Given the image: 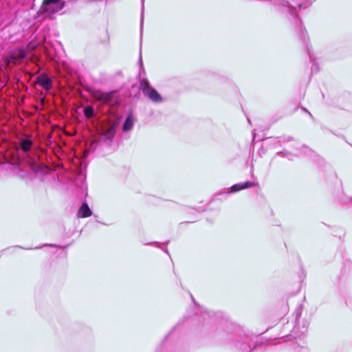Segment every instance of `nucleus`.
Wrapping results in <instances>:
<instances>
[{
  "mask_svg": "<svg viewBox=\"0 0 352 352\" xmlns=\"http://www.w3.org/2000/svg\"><path fill=\"white\" fill-rule=\"evenodd\" d=\"M305 150L303 151L304 152H309L310 151V149L308 148L307 147H305Z\"/></svg>",
  "mask_w": 352,
  "mask_h": 352,
  "instance_id": "2eb2a0df",
  "label": "nucleus"
},
{
  "mask_svg": "<svg viewBox=\"0 0 352 352\" xmlns=\"http://www.w3.org/2000/svg\"><path fill=\"white\" fill-rule=\"evenodd\" d=\"M115 132V125H106L102 127L101 133L106 139L111 140L114 136Z\"/></svg>",
  "mask_w": 352,
  "mask_h": 352,
  "instance_id": "6e6552de",
  "label": "nucleus"
},
{
  "mask_svg": "<svg viewBox=\"0 0 352 352\" xmlns=\"http://www.w3.org/2000/svg\"><path fill=\"white\" fill-rule=\"evenodd\" d=\"M134 123V118L132 114H129L126 118L122 126V130L124 132L129 131L133 129Z\"/></svg>",
  "mask_w": 352,
  "mask_h": 352,
  "instance_id": "9d476101",
  "label": "nucleus"
},
{
  "mask_svg": "<svg viewBox=\"0 0 352 352\" xmlns=\"http://www.w3.org/2000/svg\"><path fill=\"white\" fill-rule=\"evenodd\" d=\"M37 82L47 90H49L52 87V80L45 74H43L38 76Z\"/></svg>",
  "mask_w": 352,
  "mask_h": 352,
  "instance_id": "0eeeda50",
  "label": "nucleus"
},
{
  "mask_svg": "<svg viewBox=\"0 0 352 352\" xmlns=\"http://www.w3.org/2000/svg\"><path fill=\"white\" fill-rule=\"evenodd\" d=\"M84 114L87 118H90L94 115V109L91 106H88L84 109Z\"/></svg>",
  "mask_w": 352,
  "mask_h": 352,
  "instance_id": "ddd939ff",
  "label": "nucleus"
},
{
  "mask_svg": "<svg viewBox=\"0 0 352 352\" xmlns=\"http://www.w3.org/2000/svg\"><path fill=\"white\" fill-rule=\"evenodd\" d=\"M80 163H82V159H77Z\"/></svg>",
  "mask_w": 352,
  "mask_h": 352,
  "instance_id": "dca6fc26",
  "label": "nucleus"
},
{
  "mask_svg": "<svg viewBox=\"0 0 352 352\" xmlns=\"http://www.w3.org/2000/svg\"><path fill=\"white\" fill-rule=\"evenodd\" d=\"M309 115L311 117H312L311 113H310L309 112Z\"/></svg>",
  "mask_w": 352,
  "mask_h": 352,
  "instance_id": "f3484780",
  "label": "nucleus"
},
{
  "mask_svg": "<svg viewBox=\"0 0 352 352\" xmlns=\"http://www.w3.org/2000/svg\"><path fill=\"white\" fill-rule=\"evenodd\" d=\"M1 163L7 166L10 170H15L17 168L19 170H23L25 166H30L35 171H44V169H48L49 166L46 165H36L32 162L30 155H0Z\"/></svg>",
  "mask_w": 352,
  "mask_h": 352,
  "instance_id": "f257e3e1",
  "label": "nucleus"
},
{
  "mask_svg": "<svg viewBox=\"0 0 352 352\" xmlns=\"http://www.w3.org/2000/svg\"><path fill=\"white\" fill-rule=\"evenodd\" d=\"M27 52L23 48H16L9 52V54L3 58L7 67L10 64H18L26 58Z\"/></svg>",
  "mask_w": 352,
  "mask_h": 352,
  "instance_id": "7ed1b4c3",
  "label": "nucleus"
},
{
  "mask_svg": "<svg viewBox=\"0 0 352 352\" xmlns=\"http://www.w3.org/2000/svg\"><path fill=\"white\" fill-rule=\"evenodd\" d=\"M140 87L144 95L148 97L151 101L154 102H161L162 98L160 94L153 88L146 78H142L140 82Z\"/></svg>",
  "mask_w": 352,
  "mask_h": 352,
  "instance_id": "f03ea898",
  "label": "nucleus"
},
{
  "mask_svg": "<svg viewBox=\"0 0 352 352\" xmlns=\"http://www.w3.org/2000/svg\"><path fill=\"white\" fill-rule=\"evenodd\" d=\"M37 47V44L34 42H30L25 48H23L25 52H27V54L33 52Z\"/></svg>",
  "mask_w": 352,
  "mask_h": 352,
  "instance_id": "4468645a",
  "label": "nucleus"
},
{
  "mask_svg": "<svg viewBox=\"0 0 352 352\" xmlns=\"http://www.w3.org/2000/svg\"><path fill=\"white\" fill-rule=\"evenodd\" d=\"M273 3L278 6H285L288 8L289 12L294 16H296V14L294 12L295 8L289 6L288 2L284 0H273Z\"/></svg>",
  "mask_w": 352,
  "mask_h": 352,
  "instance_id": "9b49d317",
  "label": "nucleus"
},
{
  "mask_svg": "<svg viewBox=\"0 0 352 352\" xmlns=\"http://www.w3.org/2000/svg\"><path fill=\"white\" fill-rule=\"evenodd\" d=\"M91 215V211L89 208L88 205L86 203H83L78 210V216L79 217L85 218L88 217Z\"/></svg>",
  "mask_w": 352,
  "mask_h": 352,
  "instance_id": "1a4fd4ad",
  "label": "nucleus"
},
{
  "mask_svg": "<svg viewBox=\"0 0 352 352\" xmlns=\"http://www.w3.org/2000/svg\"><path fill=\"white\" fill-rule=\"evenodd\" d=\"M92 96L96 100L107 104H112L116 100L114 91L103 92L100 90H94Z\"/></svg>",
  "mask_w": 352,
  "mask_h": 352,
  "instance_id": "39448f33",
  "label": "nucleus"
},
{
  "mask_svg": "<svg viewBox=\"0 0 352 352\" xmlns=\"http://www.w3.org/2000/svg\"><path fill=\"white\" fill-rule=\"evenodd\" d=\"M32 142L29 139H23L21 142V147L24 152H28L30 151L32 146Z\"/></svg>",
  "mask_w": 352,
  "mask_h": 352,
  "instance_id": "f8f14e48",
  "label": "nucleus"
},
{
  "mask_svg": "<svg viewBox=\"0 0 352 352\" xmlns=\"http://www.w3.org/2000/svg\"><path fill=\"white\" fill-rule=\"evenodd\" d=\"M63 6L64 2L62 0H45L41 12L50 16L61 10Z\"/></svg>",
  "mask_w": 352,
  "mask_h": 352,
  "instance_id": "20e7f679",
  "label": "nucleus"
},
{
  "mask_svg": "<svg viewBox=\"0 0 352 352\" xmlns=\"http://www.w3.org/2000/svg\"><path fill=\"white\" fill-rule=\"evenodd\" d=\"M258 184L256 182H245L243 183H239L233 185L231 187V192H237L239 190L245 189L250 187L258 186Z\"/></svg>",
  "mask_w": 352,
  "mask_h": 352,
  "instance_id": "423d86ee",
  "label": "nucleus"
}]
</instances>
